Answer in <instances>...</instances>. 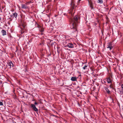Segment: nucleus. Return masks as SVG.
Returning a JSON list of instances; mask_svg holds the SVG:
<instances>
[{"label":"nucleus","mask_w":123,"mask_h":123,"mask_svg":"<svg viewBox=\"0 0 123 123\" xmlns=\"http://www.w3.org/2000/svg\"><path fill=\"white\" fill-rule=\"evenodd\" d=\"M70 19L71 22L70 24V28L71 29H73L74 32H76L77 31V23L78 20L80 19V17L78 15H76L73 18L71 17Z\"/></svg>","instance_id":"nucleus-1"},{"label":"nucleus","mask_w":123,"mask_h":123,"mask_svg":"<svg viewBox=\"0 0 123 123\" xmlns=\"http://www.w3.org/2000/svg\"><path fill=\"white\" fill-rule=\"evenodd\" d=\"M71 11L69 12V13H70V14L72 16V11H73V10L74 9H75L76 7V6L75 5V4L74 3V2H73V1H71Z\"/></svg>","instance_id":"nucleus-2"},{"label":"nucleus","mask_w":123,"mask_h":123,"mask_svg":"<svg viewBox=\"0 0 123 123\" xmlns=\"http://www.w3.org/2000/svg\"><path fill=\"white\" fill-rule=\"evenodd\" d=\"M31 107L32 109L36 112L37 113L38 111V109L36 108L35 105L33 104H31Z\"/></svg>","instance_id":"nucleus-3"},{"label":"nucleus","mask_w":123,"mask_h":123,"mask_svg":"<svg viewBox=\"0 0 123 123\" xmlns=\"http://www.w3.org/2000/svg\"><path fill=\"white\" fill-rule=\"evenodd\" d=\"M7 63V66L8 68H11L12 67H13V64L12 62L11 61H9Z\"/></svg>","instance_id":"nucleus-4"},{"label":"nucleus","mask_w":123,"mask_h":123,"mask_svg":"<svg viewBox=\"0 0 123 123\" xmlns=\"http://www.w3.org/2000/svg\"><path fill=\"white\" fill-rule=\"evenodd\" d=\"M67 47L70 48H74V45L72 43H68L67 46Z\"/></svg>","instance_id":"nucleus-5"},{"label":"nucleus","mask_w":123,"mask_h":123,"mask_svg":"<svg viewBox=\"0 0 123 123\" xmlns=\"http://www.w3.org/2000/svg\"><path fill=\"white\" fill-rule=\"evenodd\" d=\"M21 7L22 8L26 9L28 8V6L26 4H21Z\"/></svg>","instance_id":"nucleus-6"},{"label":"nucleus","mask_w":123,"mask_h":123,"mask_svg":"<svg viewBox=\"0 0 123 123\" xmlns=\"http://www.w3.org/2000/svg\"><path fill=\"white\" fill-rule=\"evenodd\" d=\"M1 32L3 36L6 35V31L4 30H2L1 31Z\"/></svg>","instance_id":"nucleus-7"},{"label":"nucleus","mask_w":123,"mask_h":123,"mask_svg":"<svg viewBox=\"0 0 123 123\" xmlns=\"http://www.w3.org/2000/svg\"><path fill=\"white\" fill-rule=\"evenodd\" d=\"M77 78L76 77H72L71 79V80L73 81H77Z\"/></svg>","instance_id":"nucleus-8"},{"label":"nucleus","mask_w":123,"mask_h":123,"mask_svg":"<svg viewBox=\"0 0 123 123\" xmlns=\"http://www.w3.org/2000/svg\"><path fill=\"white\" fill-rule=\"evenodd\" d=\"M107 81L108 83H110L111 82V80L110 77H109L107 78Z\"/></svg>","instance_id":"nucleus-9"},{"label":"nucleus","mask_w":123,"mask_h":123,"mask_svg":"<svg viewBox=\"0 0 123 123\" xmlns=\"http://www.w3.org/2000/svg\"><path fill=\"white\" fill-rule=\"evenodd\" d=\"M44 40L42 41H41V42L39 44V45L41 46V47L42 48L43 46L44 45Z\"/></svg>","instance_id":"nucleus-10"},{"label":"nucleus","mask_w":123,"mask_h":123,"mask_svg":"<svg viewBox=\"0 0 123 123\" xmlns=\"http://www.w3.org/2000/svg\"><path fill=\"white\" fill-rule=\"evenodd\" d=\"M13 18L14 17L17 19L16 18L18 16V14L16 12H15L14 13H13Z\"/></svg>","instance_id":"nucleus-11"},{"label":"nucleus","mask_w":123,"mask_h":123,"mask_svg":"<svg viewBox=\"0 0 123 123\" xmlns=\"http://www.w3.org/2000/svg\"><path fill=\"white\" fill-rule=\"evenodd\" d=\"M112 43L111 42H110L108 43V45H107V48H109L112 47Z\"/></svg>","instance_id":"nucleus-12"},{"label":"nucleus","mask_w":123,"mask_h":123,"mask_svg":"<svg viewBox=\"0 0 123 123\" xmlns=\"http://www.w3.org/2000/svg\"><path fill=\"white\" fill-rule=\"evenodd\" d=\"M105 90L108 94H110L111 93V92L107 88L105 87Z\"/></svg>","instance_id":"nucleus-13"},{"label":"nucleus","mask_w":123,"mask_h":123,"mask_svg":"<svg viewBox=\"0 0 123 123\" xmlns=\"http://www.w3.org/2000/svg\"><path fill=\"white\" fill-rule=\"evenodd\" d=\"M90 7L91 8V9H94L93 6L92 5V2L90 4Z\"/></svg>","instance_id":"nucleus-14"},{"label":"nucleus","mask_w":123,"mask_h":123,"mask_svg":"<svg viewBox=\"0 0 123 123\" xmlns=\"http://www.w3.org/2000/svg\"><path fill=\"white\" fill-rule=\"evenodd\" d=\"M97 2L98 3H99L100 4H101L103 3V1L102 0H98Z\"/></svg>","instance_id":"nucleus-15"},{"label":"nucleus","mask_w":123,"mask_h":123,"mask_svg":"<svg viewBox=\"0 0 123 123\" xmlns=\"http://www.w3.org/2000/svg\"><path fill=\"white\" fill-rule=\"evenodd\" d=\"M87 66H88V65H86L85 64L84 66L83 67V68L85 70V69H86V68L87 67Z\"/></svg>","instance_id":"nucleus-16"},{"label":"nucleus","mask_w":123,"mask_h":123,"mask_svg":"<svg viewBox=\"0 0 123 123\" xmlns=\"http://www.w3.org/2000/svg\"><path fill=\"white\" fill-rule=\"evenodd\" d=\"M39 30L41 32H43L44 31V29L43 28H41L40 29H39Z\"/></svg>","instance_id":"nucleus-17"},{"label":"nucleus","mask_w":123,"mask_h":123,"mask_svg":"<svg viewBox=\"0 0 123 123\" xmlns=\"http://www.w3.org/2000/svg\"><path fill=\"white\" fill-rule=\"evenodd\" d=\"M22 26L23 27V29H25V30H26V26L24 25H22Z\"/></svg>","instance_id":"nucleus-18"},{"label":"nucleus","mask_w":123,"mask_h":123,"mask_svg":"<svg viewBox=\"0 0 123 123\" xmlns=\"http://www.w3.org/2000/svg\"><path fill=\"white\" fill-rule=\"evenodd\" d=\"M120 93L122 94H123V89H122L120 91Z\"/></svg>","instance_id":"nucleus-19"},{"label":"nucleus","mask_w":123,"mask_h":123,"mask_svg":"<svg viewBox=\"0 0 123 123\" xmlns=\"http://www.w3.org/2000/svg\"><path fill=\"white\" fill-rule=\"evenodd\" d=\"M24 29H23L21 30V34H23L25 32V31H24Z\"/></svg>","instance_id":"nucleus-20"},{"label":"nucleus","mask_w":123,"mask_h":123,"mask_svg":"<svg viewBox=\"0 0 123 123\" xmlns=\"http://www.w3.org/2000/svg\"><path fill=\"white\" fill-rule=\"evenodd\" d=\"M109 86L110 88L113 89V86L112 84L110 85Z\"/></svg>","instance_id":"nucleus-21"},{"label":"nucleus","mask_w":123,"mask_h":123,"mask_svg":"<svg viewBox=\"0 0 123 123\" xmlns=\"http://www.w3.org/2000/svg\"><path fill=\"white\" fill-rule=\"evenodd\" d=\"M39 25L38 24V23H37L36 22L35 25L37 27V26H38Z\"/></svg>","instance_id":"nucleus-22"},{"label":"nucleus","mask_w":123,"mask_h":123,"mask_svg":"<svg viewBox=\"0 0 123 123\" xmlns=\"http://www.w3.org/2000/svg\"><path fill=\"white\" fill-rule=\"evenodd\" d=\"M37 27H38L39 28H41L42 27L40 25H39L38 26H37Z\"/></svg>","instance_id":"nucleus-23"},{"label":"nucleus","mask_w":123,"mask_h":123,"mask_svg":"<svg viewBox=\"0 0 123 123\" xmlns=\"http://www.w3.org/2000/svg\"><path fill=\"white\" fill-rule=\"evenodd\" d=\"M3 105V103H2V102H1L0 101V105Z\"/></svg>","instance_id":"nucleus-24"},{"label":"nucleus","mask_w":123,"mask_h":123,"mask_svg":"<svg viewBox=\"0 0 123 123\" xmlns=\"http://www.w3.org/2000/svg\"><path fill=\"white\" fill-rule=\"evenodd\" d=\"M29 4V2H26V3H25V4H26V5H28V4Z\"/></svg>","instance_id":"nucleus-25"},{"label":"nucleus","mask_w":123,"mask_h":123,"mask_svg":"<svg viewBox=\"0 0 123 123\" xmlns=\"http://www.w3.org/2000/svg\"><path fill=\"white\" fill-rule=\"evenodd\" d=\"M0 22H1V23L2 22V20H1V18L0 17Z\"/></svg>","instance_id":"nucleus-26"},{"label":"nucleus","mask_w":123,"mask_h":123,"mask_svg":"<svg viewBox=\"0 0 123 123\" xmlns=\"http://www.w3.org/2000/svg\"><path fill=\"white\" fill-rule=\"evenodd\" d=\"M113 48V47L112 46V47H109V48H110V50H111Z\"/></svg>","instance_id":"nucleus-27"},{"label":"nucleus","mask_w":123,"mask_h":123,"mask_svg":"<svg viewBox=\"0 0 123 123\" xmlns=\"http://www.w3.org/2000/svg\"><path fill=\"white\" fill-rule=\"evenodd\" d=\"M34 105H36L38 104L36 102H35L34 103Z\"/></svg>","instance_id":"nucleus-28"},{"label":"nucleus","mask_w":123,"mask_h":123,"mask_svg":"<svg viewBox=\"0 0 123 123\" xmlns=\"http://www.w3.org/2000/svg\"><path fill=\"white\" fill-rule=\"evenodd\" d=\"M27 71H28V70H27V69H26L25 70V72H27Z\"/></svg>","instance_id":"nucleus-29"},{"label":"nucleus","mask_w":123,"mask_h":123,"mask_svg":"<svg viewBox=\"0 0 123 123\" xmlns=\"http://www.w3.org/2000/svg\"><path fill=\"white\" fill-rule=\"evenodd\" d=\"M0 12H2V9H1V8H0Z\"/></svg>","instance_id":"nucleus-30"},{"label":"nucleus","mask_w":123,"mask_h":123,"mask_svg":"<svg viewBox=\"0 0 123 123\" xmlns=\"http://www.w3.org/2000/svg\"><path fill=\"white\" fill-rule=\"evenodd\" d=\"M51 46H52L53 45H54V43H51Z\"/></svg>","instance_id":"nucleus-31"},{"label":"nucleus","mask_w":123,"mask_h":123,"mask_svg":"<svg viewBox=\"0 0 123 123\" xmlns=\"http://www.w3.org/2000/svg\"><path fill=\"white\" fill-rule=\"evenodd\" d=\"M51 116H54V117H57L56 116H55V115L53 114L52 115H51Z\"/></svg>","instance_id":"nucleus-32"},{"label":"nucleus","mask_w":123,"mask_h":123,"mask_svg":"<svg viewBox=\"0 0 123 123\" xmlns=\"http://www.w3.org/2000/svg\"><path fill=\"white\" fill-rule=\"evenodd\" d=\"M32 2L31 1H30L29 2V3L30 4L31 3H32Z\"/></svg>","instance_id":"nucleus-33"},{"label":"nucleus","mask_w":123,"mask_h":123,"mask_svg":"<svg viewBox=\"0 0 123 123\" xmlns=\"http://www.w3.org/2000/svg\"><path fill=\"white\" fill-rule=\"evenodd\" d=\"M10 19H11V21H12V19H11L10 18H9Z\"/></svg>","instance_id":"nucleus-34"},{"label":"nucleus","mask_w":123,"mask_h":123,"mask_svg":"<svg viewBox=\"0 0 123 123\" xmlns=\"http://www.w3.org/2000/svg\"><path fill=\"white\" fill-rule=\"evenodd\" d=\"M16 48V49H17V50H16V51H15V52H16L17 51V47Z\"/></svg>","instance_id":"nucleus-35"},{"label":"nucleus","mask_w":123,"mask_h":123,"mask_svg":"<svg viewBox=\"0 0 123 123\" xmlns=\"http://www.w3.org/2000/svg\"><path fill=\"white\" fill-rule=\"evenodd\" d=\"M12 16H13V15H10V17H12Z\"/></svg>","instance_id":"nucleus-36"},{"label":"nucleus","mask_w":123,"mask_h":123,"mask_svg":"<svg viewBox=\"0 0 123 123\" xmlns=\"http://www.w3.org/2000/svg\"><path fill=\"white\" fill-rule=\"evenodd\" d=\"M2 9H3V8H4V7H3V6H2Z\"/></svg>","instance_id":"nucleus-37"},{"label":"nucleus","mask_w":123,"mask_h":123,"mask_svg":"<svg viewBox=\"0 0 123 123\" xmlns=\"http://www.w3.org/2000/svg\"><path fill=\"white\" fill-rule=\"evenodd\" d=\"M81 0H79V1H80Z\"/></svg>","instance_id":"nucleus-38"},{"label":"nucleus","mask_w":123,"mask_h":123,"mask_svg":"<svg viewBox=\"0 0 123 123\" xmlns=\"http://www.w3.org/2000/svg\"><path fill=\"white\" fill-rule=\"evenodd\" d=\"M57 52H58V53H59V52L58 51V50H57Z\"/></svg>","instance_id":"nucleus-39"},{"label":"nucleus","mask_w":123,"mask_h":123,"mask_svg":"<svg viewBox=\"0 0 123 123\" xmlns=\"http://www.w3.org/2000/svg\"><path fill=\"white\" fill-rule=\"evenodd\" d=\"M118 105H119V106H120V104H118Z\"/></svg>","instance_id":"nucleus-40"},{"label":"nucleus","mask_w":123,"mask_h":123,"mask_svg":"<svg viewBox=\"0 0 123 123\" xmlns=\"http://www.w3.org/2000/svg\"><path fill=\"white\" fill-rule=\"evenodd\" d=\"M82 64H84V63H82Z\"/></svg>","instance_id":"nucleus-41"},{"label":"nucleus","mask_w":123,"mask_h":123,"mask_svg":"<svg viewBox=\"0 0 123 123\" xmlns=\"http://www.w3.org/2000/svg\"><path fill=\"white\" fill-rule=\"evenodd\" d=\"M8 24H10L9 23V22H8Z\"/></svg>","instance_id":"nucleus-42"},{"label":"nucleus","mask_w":123,"mask_h":123,"mask_svg":"<svg viewBox=\"0 0 123 123\" xmlns=\"http://www.w3.org/2000/svg\"><path fill=\"white\" fill-rule=\"evenodd\" d=\"M57 16V15H55V17H56V16Z\"/></svg>","instance_id":"nucleus-43"},{"label":"nucleus","mask_w":123,"mask_h":123,"mask_svg":"<svg viewBox=\"0 0 123 123\" xmlns=\"http://www.w3.org/2000/svg\"><path fill=\"white\" fill-rule=\"evenodd\" d=\"M93 73H94L93 72L92 73V74H93Z\"/></svg>","instance_id":"nucleus-44"},{"label":"nucleus","mask_w":123,"mask_h":123,"mask_svg":"<svg viewBox=\"0 0 123 123\" xmlns=\"http://www.w3.org/2000/svg\"><path fill=\"white\" fill-rule=\"evenodd\" d=\"M94 76H95V75H94Z\"/></svg>","instance_id":"nucleus-45"},{"label":"nucleus","mask_w":123,"mask_h":123,"mask_svg":"<svg viewBox=\"0 0 123 123\" xmlns=\"http://www.w3.org/2000/svg\"><path fill=\"white\" fill-rule=\"evenodd\" d=\"M122 118L123 119V117H122Z\"/></svg>","instance_id":"nucleus-46"}]
</instances>
